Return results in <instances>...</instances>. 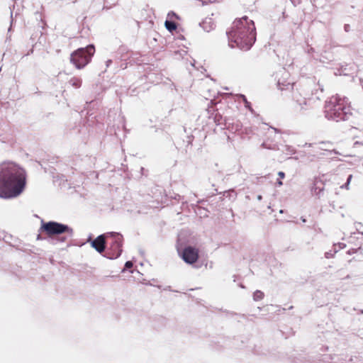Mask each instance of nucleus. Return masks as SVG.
<instances>
[{
  "mask_svg": "<svg viewBox=\"0 0 363 363\" xmlns=\"http://www.w3.org/2000/svg\"><path fill=\"white\" fill-rule=\"evenodd\" d=\"M26 184L25 170L12 162L0 164V198L13 199L19 196Z\"/></svg>",
  "mask_w": 363,
  "mask_h": 363,
  "instance_id": "f257e3e1",
  "label": "nucleus"
},
{
  "mask_svg": "<svg viewBox=\"0 0 363 363\" xmlns=\"http://www.w3.org/2000/svg\"><path fill=\"white\" fill-rule=\"evenodd\" d=\"M229 44L232 48L238 47L248 50L256 40V30L254 21L247 16L235 19L227 32Z\"/></svg>",
  "mask_w": 363,
  "mask_h": 363,
  "instance_id": "f03ea898",
  "label": "nucleus"
},
{
  "mask_svg": "<svg viewBox=\"0 0 363 363\" xmlns=\"http://www.w3.org/2000/svg\"><path fill=\"white\" fill-rule=\"evenodd\" d=\"M324 113L329 120L337 122L347 120L352 115L348 99L339 94L332 96L325 101Z\"/></svg>",
  "mask_w": 363,
  "mask_h": 363,
  "instance_id": "7ed1b4c3",
  "label": "nucleus"
},
{
  "mask_svg": "<svg viewBox=\"0 0 363 363\" xmlns=\"http://www.w3.org/2000/svg\"><path fill=\"white\" fill-rule=\"evenodd\" d=\"M39 233H44L49 238L55 239L60 242H65L73 236V229L60 223L55 221H41Z\"/></svg>",
  "mask_w": 363,
  "mask_h": 363,
  "instance_id": "20e7f679",
  "label": "nucleus"
},
{
  "mask_svg": "<svg viewBox=\"0 0 363 363\" xmlns=\"http://www.w3.org/2000/svg\"><path fill=\"white\" fill-rule=\"evenodd\" d=\"M94 52L95 48L93 45L79 48L71 54L70 62L77 69H82L91 62Z\"/></svg>",
  "mask_w": 363,
  "mask_h": 363,
  "instance_id": "39448f33",
  "label": "nucleus"
},
{
  "mask_svg": "<svg viewBox=\"0 0 363 363\" xmlns=\"http://www.w3.org/2000/svg\"><path fill=\"white\" fill-rule=\"evenodd\" d=\"M277 86L279 89L281 91L283 90H292L293 94L292 96L293 99L302 107L303 105L307 104V99L306 97H301V94L299 92V91L296 89V90L294 89V87L295 86V84L288 82L286 84L281 82L279 80L278 81Z\"/></svg>",
  "mask_w": 363,
  "mask_h": 363,
  "instance_id": "423d86ee",
  "label": "nucleus"
},
{
  "mask_svg": "<svg viewBox=\"0 0 363 363\" xmlns=\"http://www.w3.org/2000/svg\"><path fill=\"white\" fill-rule=\"evenodd\" d=\"M111 236L114 238V241L111 247V254L108 256L110 259L117 258L122 252L123 237L119 233H111Z\"/></svg>",
  "mask_w": 363,
  "mask_h": 363,
  "instance_id": "0eeeda50",
  "label": "nucleus"
},
{
  "mask_svg": "<svg viewBox=\"0 0 363 363\" xmlns=\"http://www.w3.org/2000/svg\"><path fill=\"white\" fill-rule=\"evenodd\" d=\"M199 257V251L195 247L189 246L184 249L182 252L183 259L189 264L196 262Z\"/></svg>",
  "mask_w": 363,
  "mask_h": 363,
  "instance_id": "6e6552de",
  "label": "nucleus"
},
{
  "mask_svg": "<svg viewBox=\"0 0 363 363\" xmlns=\"http://www.w3.org/2000/svg\"><path fill=\"white\" fill-rule=\"evenodd\" d=\"M91 245L99 253L103 252L106 248L105 235H101L98 236L94 241H92Z\"/></svg>",
  "mask_w": 363,
  "mask_h": 363,
  "instance_id": "1a4fd4ad",
  "label": "nucleus"
},
{
  "mask_svg": "<svg viewBox=\"0 0 363 363\" xmlns=\"http://www.w3.org/2000/svg\"><path fill=\"white\" fill-rule=\"evenodd\" d=\"M323 186L321 181H315L311 191L313 194L318 195L323 191Z\"/></svg>",
  "mask_w": 363,
  "mask_h": 363,
  "instance_id": "9d476101",
  "label": "nucleus"
},
{
  "mask_svg": "<svg viewBox=\"0 0 363 363\" xmlns=\"http://www.w3.org/2000/svg\"><path fill=\"white\" fill-rule=\"evenodd\" d=\"M69 83L71 86L77 89V88H79L82 85V79L79 77H72V79H70V80L69 81Z\"/></svg>",
  "mask_w": 363,
  "mask_h": 363,
  "instance_id": "9b49d317",
  "label": "nucleus"
},
{
  "mask_svg": "<svg viewBox=\"0 0 363 363\" xmlns=\"http://www.w3.org/2000/svg\"><path fill=\"white\" fill-rule=\"evenodd\" d=\"M164 24L166 28L170 32L177 29V25L173 21H166Z\"/></svg>",
  "mask_w": 363,
  "mask_h": 363,
  "instance_id": "f8f14e48",
  "label": "nucleus"
},
{
  "mask_svg": "<svg viewBox=\"0 0 363 363\" xmlns=\"http://www.w3.org/2000/svg\"><path fill=\"white\" fill-rule=\"evenodd\" d=\"M255 301H260L264 298V293L261 291H256L253 294Z\"/></svg>",
  "mask_w": 363,
  "mask_h": 363,
  "instance_id": "ddd939ff",
  "label": "nucleus"
},
{
  "mask_svg": "<svg viewBox=\"0 0 363 363\" xmlns=\"http://www.w3.org/2000/svg\"><path fill=\"white\" fill-rule=\"evenodd\" d=\"M262 147L263 148H267V149H270V150H277L278 149L277 145L274 144L272 145H268L266 142H264L262 144Z\"/></svg>",
  "mask_w": 363,
  "mask_h": 363,
  "instance_id": "4468645a",
  "label": "nucleus"
},
{
  "mask_svg": "<svg viewBox=\"0 0 363 363\" xmlns=\"http://www.w3.org/2000/svg\"><path fill=\"white\" fill-rule=\"evenodd\" d=\"M240 98L242 99L243 102L245 103V106L248 108L249 110H252L250 106V103L247 100V98L245 95L240 94Z\"/></svg>",
  "mask_w": 363,
  "mask_h": 363,
  "instance_id": "2eb2a0df",
  "label": "nucleus"
},
{
  "mask_svg": "<svg viewBox=\"0 0 363 363\" xmlns=\"http://www.w3.org/2000/svg\"><path fill=\"white\" fill-rule=\"evenodd\" d=\"M133 267V262L130 261H128L125 264V268L122 270V272H125V271L128 269H130Z\"/></svg>",
  "mask_w": 363,
  "mask_h": 363,
  "instance_id": "dca6fc26",
  "label": "nucleus"
},
{
  "mask_svg": "<svg viewBox=\"0 0 363 363\" xmlns=\"http://www.w3.org/2000/svg\"><path fill=\"white\" fill-rule=\"evenodd\" d=\"M352 178V174L349 175V177H348V178L347 179V182L345 183V185L342 186V188L345 187V189H349V184H350V182L351 181Z\"/></svg>",
  "mask_w": 363,
  "mask_h": 363,
  "instance_id": "f3484780",
  "label": "nucleus"
},
{
  "mask_svg": "<svg viewBox=\"0 0 363 363\" xmlns=\"http://www.w3.org/2000/svg\"><path fill=\"white\" fill-rule=\"evenodd\" d=\"M350 26L348 24H345L344 26V29L346 32H348L350 30Z\"/></svg>",
  "mask_w": 363,
  "mask_h": 363,
  "instance_id": "a211bd4d",
  "label": "nucleus"
},
{
  "mask_svg": "<svg viewBox=\"0 0 363 363\" xmlns=\"http://www.w3.org/2000/svg\"><path fill=\"white\" fill-rule=\"evenodd\" d=\"M278 175H279V177H280V178H281V179L284 178V177H285V174H284L283 172H279L278 173Z\"/></svg>",
  "mask_w": 363,
  "mask_h": 363,
  "instance_id": "6ab92c4d",
  "label": "nucleus"
},
{
  "mask_svg": "<svg viewBox=\"0 0 363 363\" xmlns=\"http://www.w3.org/2000/svg\"><path fill=\"white\" fill-rule=\"evenodd\" d=\"M111 62H112L111 60H107L106 61V66L108 67Z\"/></svg>",
  "mask_w": 363,
  "mask_h": 363,
  "instance_id": "aec40b11",
  "label": "nucleus"
},
{
  "mask_svg": "<svg viewBox=\"0 0 363 363\" xmlns=\"http://www.w3.org/2000/svg\"><path fill=\"white\" fill-rule=\"evenodd\" d=\"M37 240H42V238L40 236V234H38L37 236Z\"/></svg>",
  "mask_w": 363,
  "mask_h": 363,
  "instance_id": "412c9836",
  "label": "nucleus"
},
{
  "mask_svg": "<svg viewBox=\"0 0 363 363\" xmlns=\"http://www.w3.org/2000/svg\"><path fill=\"white\" fill-rule=\"evenodd\" d=\"M277 183L279 186L282 185V182L281 181H278Z\"/></svg>",
  "mask_w": 363,
  "mask_h": 363,
  "instance_id": "4be33fe9",
  "label": "nucleus"
},
{
  "mask_svg": "<svg viewBox=\"0 0 363 363\" xmlns=\"http://www.w3.org/2000/svg\"><path fill=\"white\" fill-rule=\"evenodd\" d=\"M301 220L303 223L306 222V220L304 218H301Z\"/></svg>",
  "mask_w": 363,
  "mask_h": 363,
  "instance_id": "5701e85b",
  "label": "nucleus"
},
{
  "mask_svg": "<svg viewBox=\"0 0 363 363\" xmlns=\"http://www.w3.org/2000/svg\"><path fill=\"white\" fill-rule=\"evenodd\" d=\"M328 254H329L328 252H326V253H325V257H326V258H328V257H328Z\"/></svg>",
  "mask_w": 363,
  "mask_h": 363,
  "instance_id": "b1692460",
  "label": "nucleus"
},
{
  "mask_svg": "<svg viewBox=\"0 0 363 363\" xmlns=\"http://www.w3.org/2000/svg\"><path fill=\"white\" fill-rule=\"evenodd\" d=\"M172 15H174V16H177V15L175 14V13L172 12Z\"/></svg>",
  "mask_w": 363,
  "mask_h": 363,
  "instance_id": "393cba45",
  "label": "nucleus"
},
{
  "mask_svg": "<svg viewBox=\"0 0 363 363\" xmlns=\"http://www.w3.org/2000/svg\"><path fill=\"white\" fill-rule=\"evenodd\" d=\"M262 199V196H258V199Z\"/></svg>",
  "mask_w": 363,
  "mask_h": 363,
  "instance_id": "a878e982",
  "label": "nucleus"
}]
</instances>
